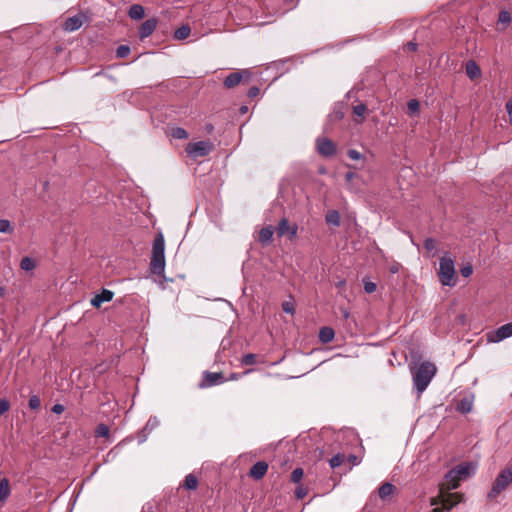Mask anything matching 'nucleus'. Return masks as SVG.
<instances>
[{
	"label": "nucleus",
	"mask_w": 512,
	"mask_h": 512,
	"mask_svg": "<svg viewBox=\"0 0 512 512\" xmlns=\"http://www.w3.org/2000/svg\"><path fill=\"white\" fill-rule=\"evenodd\" d=\"M431 512H444L442 508H434Z\"/></svg>",
	"instance_id": "53"
},
{
	"label": "nucleus",
	"mask_w": 512,
	"mask_h": 512,
	"mask_svg": "<svg viewBox=\"0 0 512 512\" xmlns=\"http://www.w3.org/2000/svg\"><path fill=\"white\" fill-rule=\"evenodd\" d=\"M512 483V464L500 471L488 493L489 499L496 498L504 489Z\"/></svg>",
	"instance_id": "5"
},
{
	"label": "nucleus",
	"mask_w": 512,
	"mask_h": 512,
	"mask_svg": "<svg viewBox=\"0 0 512 512\" xmlns=\"http://www.w3.org/2000/svg\"><path fill=\"white\" fill-rule=\"evenodd\" d=\"M241 364L246 366L256 364V355L252 353L245 354L241 359Z\"/></svg>",
	"instance_id": "29"
},
{
	"label": "nucleus",
	"mask_w": 512,
	"mask_h": 512,
	"mask_svg": "<svg viewBox=\"0 0 512 512\" xmlns=\"http://www.w3.org/2000/svg\"><path fill=\"white\" fill-rule=\"evenodd\" d=\"M499 22L501 23H510L511 22V15L509 12L507 11H501L499 13V18H498Z\"/></svg>",
	"instance_id": "41"
},
{
	"label": "nucleus",
	"mask_w": 512,
	"mask_h": 512,
	"mask_svg": "<svg viewBox=\"0 0 512 512\" xmlns=\"http://www.w3.org/2000/svg\"><path fill=\"white\" fill-rule=\"evenodd\" d=\"M130 54V47L127 45H120L116 50V56L118 58H125Z\"/></svg>",
	"instance_id": "30"
},
{
	"label": "nucleus",
	"mask_w": 512,
	"mask_h": 512,
	"mask_svg": "<svg viewBox=\"0 0 512 512\" xmlns=\"http://www.w3.org/2000/svg\"><path fill=\"white\" fill-rule=\"evenodd\" d=\"M244 75L248 76L249 72L247 70H243L242 72L230 73L224 80L225 87L233 88L237 86L241 82Z\"/></svg>",
	"instance_id": "14"
},
{
	"label": "nucleus",
	"mask_w": 512,
	"mask_h": 512,
	"mask_svg": "<svg viewBox=\"0 0 512 512\" xmlns=\"http://www.w3.org/2000/svg\"><path fill=\"white\" fill-rule=\"evenodd\" d=\"M282 308L286 313L294 312V307H293L292 303L285 302V303H283Z\"/></svg>",
	"instance_id": "46"
},
{
	"label": "nucleus",
	"mask_w": 512,
	"mask_h": 512,
	"mask_svg": "<svg viewBox=\"0 0 512 512\" xmlns=\"http://www.w3.org/2000/svg\"><path fill=\"white\" fill-rule=\"evenodd\" d=\"M241 113H246L248 108L246 106L241 107Z\"/></svg>",
	"instance_id": "54"
},
{
	"label": "nucleus",
	"mask_w": 512,
	"mask_h": 512,
	"mask_svg": "<svg viewBox=\"0 0 512 512\" xmlns=\"http://www.w3.org/2000/svg\"><path fill=\"white\" fill-rule=\"evenodd\" d=\"M214 149V144L210 141H198L188 143L186 146L187 154L193 159L205 157Z\"/></svg>",
	"instance_id": "6"
},
{
	"label": "nucleus",
	"mask_w": 512,
	"mask_h": 512,
	"mask_svg": "<svg viewBox=\"0 0 512 512\" xmlns=\"http://www.w3.org/2000/svg\"><path fill=\"white\" fill-rule=\"evenodd\" d=\"M191 29L188 25H183L175 30L174 38L177 40H184L190 35Z\"/></svg>",
	"instance_id": "24"
},
{
	"label": "nucleus",
	"mask_w": 512,
	"mask_h": 512,
	"mask_svg": "<svg viewBox=\"0 0 512 512\" xmlns=\"http://www.w3.org/2000/svg\"><path fill=\"white\" fill-rule=\"evenodd\" d=\"M85 18V15L81 13L69 17L65 20L63 24V29L68 32L76 31L83 25Z\"/></svg>",
	"instance_id": "10"
},
{
	"label": "nucleus",
	"mask_w": 512,
	"mask_h": 512,
	"mask_svg": "<svg viewBox=\"0 0 512 512\" xmlns=\"http://www.w3.org/2000/svg\"><path fill=\"white\" fill-rule=\"evenodd\" d=\"M11 405L10 402L7 399H1L0 400V417L9 411Z\"/></svg>",
	"instance_id": "38"
},
{
	"label": "nucleus",
	"mask_w": 512,
	"mask_h": 512,
	"mask_svg": "<svg viewBox=\"0 0 512 512\" xmlns=\"http://www.w3.org/2000/svg\"><path fill=\"white\" fill-rule=\"evenodd\" d=\"M158 24V20L156 18H150L144 21L138 30V35L141 40L149 37L154 30L156 29V26Z\"/></svg>",
	"instance_id": "11"
},
{
	"label": "nucleus",
	"mask_w": 512,
	"mask_h": 512,
	"mask_svg": "<svg viewBox=\"0 0 512 512\" xmlns=\"http://www.w3.org/2000/svg\"><path fill=\"white\" fill-rule=\"evenodd\" d=\"M512 336V322L507 323L499 327L492 334L488 335L490 342H500L508 337Z\"/></svg>",
	"instance_id": "9"
},
{
	"label": "nucleus",
	"mask_w": 512,
	"mask_h": 512,
	"mask_svg": "<svg viewBox=\"0 0 512 512\" xmlns=\"http://www.w3.org/2000/svg\"><path fill=\"white\" fill-rule=\"evenodd\" d=\"M35 266H36L35 260L32 259L31 257L22 258L21 263H20L21 269L25 270V271H31L35 268Z\"/></svg>",
	"instance_id": "26"
},
{
	"label": "nucleus",
	"mask_w": 512,
	"mask_h": 512,
	"mask_svg": "<svg viewBox=\"0 0 512 512\" xmlns=\"http://www.w3.org/2000/svg\"><path fill=\"white\" fill-rule=\"evenodd\" d=\"M267 470L268 464L265 461H258L251 467L249 476L255 480H260L265 476Z\"/></svg>",
	"instance_id": "12"
},
{
	"label": "nucleus",
	"mask_w": 512,
	"mask_h": 512,
	"mask_svg": "<svg viewBox=\"0 0 512 512\" xmlns=\"http://www.w3.org/2000/svg\"><path fill=\"white\" fill-rule=\"evenodd\" d=\"M276 232L279 237L287 235L289 239H293L297 236L298 226L295 223L290 224L287 218H282L278 223Z\"/></svg>",
	"instance_id": "7"
},
{
	"label": "nucleus",
	"mask_w": 512,
	"mask_h": 512,
	"mask_svg": "<svg viewBox=\"0 0 512 512\" xmlns=\"http://www.w3.org/2000/svg\"><path fill=\"white\" fill-rule=\"evenodd\" d=\"M407 107H408L409 112H411L412 114L419 112V102L415 99L410 100L407 103Z\"/></svg>",
	"instance_id": "36"
},
{
	"label": "nucleus",
	"mask_w": 512,
	"mask_h": 512,
	"mask_svg": "<svg viewBox=\"0 0 512 512\" xmlns=\"http://www.w3.org/2000/svg\"><path fill=\"white\" fill-rule=\"evenodd\" d=\"M335 337V332L331 327L324 326L319 331V340L323 344L330 343Z\"/></svg>",
	"instance_id": "19"
},
{
	"label": "nucleus",
	"mask_w": 512,
	"mask_h": 512,
	"mask_svg": "<svg viewBox=\"0 0 512 512\" xmlns=\"http://www.w3.org/2000/svg\"><path fill=\"white\" fill-rule=\"evenodd\" d=\"M110 434V429L107 425L105 424H100L97 426V429H96V435L99 436V437H108Z\"/></svg>",
	"instance_id": "32"
},
{
	"label": "nucleus",
	"mask_w": 512,
	"mask_h": 512,
	"mask_svg": "<svg viewBox=\"0 0 512 512\" xmlns=\"http://www.w3.org/2000/svg\"><path fill=\"white\" fill-rule=\"evenodd\" d=\"M376 289H377L376 283L371 282V281H365L364 282V290H365L366 293L371 294V293L375 292Z\"/></svg>",
	"instance_id": "39"
},
{
	"label": "nucleus",
	"mask_w": 512,
	"mask_h": 512,
	"mask_svg": "<svg viewBox=\"0 0 512 512\" xmlns=\"http://www.w3.org/2000/svg\"><path fill=\"white\" fill-rule=\"evenodd\" d=\"M356 459V456H351V461H354Z\"/></svg>",
	"instance_id": "57"
},
{
	"label": "nucleus",
	"mask_w": 512,
	"mask_h": 512,
	"mask_svg": "<svg viewBox=\"0 0 512 512\" xmlns=\"http://www.w3.org/2000/svg\"><path fill=\"white\" fill-rule=\"evenodd\" d=\"M506 109H507V112H508V115H509V118H510V122L512 124V99H510L506 103Z\"/></svg>",
	"instance_id": "48"
},
{
	"label": "nucleus",
	"mask_w": 512,
	"mask_h": 512,
	"mask_svg": "<svg viewBox=\"0 0 512 512\" xmlns=\"http://www.w3.org/2000/svg\"><path fill=\"white\" fill-rule=\"evenodd\" d=\"M343 460H344V456L341 454H337V455L333 456L330 459L331 468L339 467L343 463Z\"/></svg>",
	"instance_id": "34"
},
{
	"label": "nucleus",
	"mask_w": 512,
	"mask_h": 512,
	"mask_svg": "<svg viewBox=\"0 0 512 512\" xmlns=\"http://www.w3.org/2000/svg\"><path fill=\"white\" fill-rule=\"evenodd\" d=\"M436 373V366L431 362H422L412 372L414 386L420 395L423 393Z\"/></svg>",
	"instance_id": "1"
},
{
	"label": "nucleus",
	"mask_w": 512,
	"mask_h": 512,
	"mask_svg": "<svg viewBox=\"0 0 512 512\" xmlns=\"http://www.w3.org/2000/svg\"><path fill=\"white\" fill-rule=\"evenodd\" d=\"M11 493L9 481L7 478L0 480V502H5Z\"/></svg>",
	"instance_id": "22"
},
{
	"label": "nucleus",
	"mask_w": 512,
	"mask_h": 512,
	"mask_svg": "<svg viewBox=\"0 0 512 512\" xmlns=\"http://www.w3.org/2000/svg\"><path fill=\"white\" fill-rule=\"evenodd\" d=\"M5 294V289L0 286V297H3Z\"/></svg>",
	"instance_id": "52"
},
{
	"label": "nucleus",
	"mask_w": 512,
	"mask_h": 512,
	"mask_svg": "<svg viewBox=\"0 0 512 512\" xmlns=\"http://www.w3.org/2000/svg\"><path fill=\"white\" fill-rule=\"evenodd\" d=\"M113 296L114 293L112 291L103 289L99 294H96L91 299V305L96 308H99L102 305V303L111 301Z\"/></svg>",
	"instance_id": "13"
},
{
	"label": "nucleus",
	"mask_w": 512,
	"mask_h": 512,
	"mask_svg": "<svg viewBox=\"0 0 512 512\" xmlns=\"http://www.w3.org/2000/svg\"><path fill=\"white\" fill-rule=\"evenodd\" d=\"M13 228L11 227L10 221L6 219H0V233H12Z\"/></svg>",
	"instance_id": "31"
},
{
	"label": "nucleus",
	"mask_w": 512,
	"mask_h": 512,
	"mask_svg": "<svg viewBox=\"0 0 512 512\" xmlns=\"http://www.w3.org/2000/svg\"><path fill=\"white\" fill-rule=\"evenodd\" d=\"M231 379H234V380H235V379H238V377H237V375H236V374H232V375H231Z\"/></svg>",
	"instance_id": "55"
},
{
	"label": "nucleus",
	"mask_w": 512,
	"mask_h": 512,
	"mask_svg": "<svg viewBox=\"0 0 512 512\" xmlns=\"http://www.w3.org/2000/svg\"><path fill=\"white\" fill-rule=\"evenodd\" d=\"M317 152L325 157L333 156L336 153L335 144L327 138H318L316 140Z\"/></svg>",
	"instance_id": "8"
},
{
	"label": "nucleus",
	"mask_w": 512,
	"mask_h": 512,
	"mask_svg": "<svg viewBox=\"0 0 512 512\" xmlns=\"http://www.w3.org/2000/svg\"><path fill=\"white\" fill-rule=\"evenodd\" d=\"M259 92H260L259 88L256 86H253L248 90V97L254 98V97L258 96Z\"/></svg>",
	"instance_id": "45"
},
{
	"label": "nucleus",
	"mask_w": 512,
	"mask_h": 512,
	"mask_svg": "<svg viewBox=\"0 0 512 512\" xmlns=\"http://www.w3.org/2000/svg\"><path fill=\"white\" fill-rule=\"evenodd\" d=\"M455 264L454 260L448 255H444L439 262L438 276L441 283L445 286H455Z\"/></svg>",
	"instance_id": "4"
},
{
	"label": "nucleus",
	"mask_w": 512,
	"mask_h": 512,
	"mask_svg": "<svg viewBox=\"0 0 512 512\" xmlns=\"http://www.w3.org/2000/svg\"><path fill=\"white\" fill-rule=\"evenodd\" d=\"M145 11L142 5L133 4L130 6L128 15L131 19L140 20L144 17Z\"/></svg>",
	"instance_id": "20"
},
{
	"label": "nucleus",
	"mask_w": 512,
	"mask_h": 512,
	"mask_svg": "<svg viewBox=\"0 0 512 512\" xmlns=\"http://www.w3.org/2000/svg\"><path fill=\"white\" fill-rule=\"evenodd\" d=\"M473 470L474 467L470 463L460 464L455 468L451 469L445 475V482L442 484L441 493H443L444 489L448 491L456 489L459 485V482L465 479L466 477L470 476Z\"/></svg>",
	"instance_id": "3"
},
{
	"label": "nucleus",
	"mask_w": 512,
	"mask_h": 512,
	"mask_svg": "<svg viewBox=\"0 0 512 512\" xmlns=\"http://www.w3.org/2000/svg\"><path fill=\"white\" fill-rule=\"evenodd\" d=\"M460 272L463 277L467 278L473 273V268L471 265H466L460 269Z\"/></svg>",
	"instance_id": "43"
},
{
	"label": "nucleus",
	"mask_w": 512,
	"mask_h": 512,
	"mask_svg": "<svg viewBox=\"0 0 512 512\" xmlns=\"http://www.w3.org/2000/svg\"><path fill=\"white\" fill-rule=\"evenodd\" d=\"M424 247L425 249H427L428 251H432L435 249L436 247V243L435 241L432 239V238H427L425 241H424Z\"/></svg>",
	"instance_id": "44"
},
{
	"label": "nucleus",
	"mask_w": 512,
	"mask_h": 512,
	"mask_svg": "<svg viewBox=\"0 0 512 512\" xmlns=\"http://www.w3.org/2000/svg\"><path fill=\"white\" fill-rule=\"evenodd\" d=\"M395 486L389 482L382 484L378 489V495L382 500H385L393 494Z\"/></svg>",
	"instance_id": "21"
},
{
	"label": "nucleus",
	"mask_w": 512,
	"mask_h": 512,
	"mask_svg": "<svg viewBox=\"0 0 512 512\" xmlns=\"http://www.w3.org/2000/svg\"><path fill=\"white\" fill-rule=\"evenodd\" d=\"M390 272L391 273H397L398 272V266L397 265H393L390 267Z\"/></svg>",
	"instance_id": "51"
},
{
	"label": "nucleus",
	"mask_w": 512,
	"mask_h": 512,
	"mask_svg": "<svg viewBox=\"0 0 512 512\" xmlns=\"http://www.w3.org/2000/svg\"><path fill=\"white\" fill-rule=\"evenodd\" d=\"M184 486L189 490H195L198 486V479L193 474H188L185 477Z\"/></svg>",
	"instance_id": "27"
},
{
	"label": "nucleus",
	"mask_w": 512,
	"mask_h": 512,
	"mask_svg": "<svg viewBox=\"0 0 512 512\" xmlns=\"http://www.w3.org/2000/svg\"><path fill=\"white\" fill-rule=\"evenodd\" d=\"M149 425H150V421L147 423V425H145V429H147Z\"/></svg>",
	"instance_id": "58"
},
{
	"label": "nucleus",
	"mask_w": 512,
	"mask_h": 512,
	"mask_svg": "<svg viewBox=\"0 0 512 512\" xmlns=\"http://www.w3.org/2000/svg\"><path fill=\"white\" fill-rule=\"evenodd\" d=\"M356 459V456H351V461H354Z\"/></svg>",
	"instance_id": "56"
},
{
	"label": "nucleus",
	"mask_w": 512,
	"mask_h": 512,
	"mask_svg": "<svg viewBox=\"0 0 512 512\" xmlns=\"http://www.w3.org/2000/svg\"><path fill=\"white\" fill-rule=\"evenodd\" d=\"M325 219L328 224H331L333 226H339L341 222L340 214L336 210L329 211Z\"/></svg>",
	"instance_id": "23"
},
{
	"label": "nucleus",
	"mask_w": 512,
	"mask_h": 512,
	"mask_svg": "<svg viewBox=\"0 0 512 512\" xmlns=\"http://www.w3.org/2000/svg\"><path fill=\"white\" fill-rule=\"evenodd\" d=\"M165 269V240L162 233H158L153 241L150 270L153 274L161 275Z\"/></svg>",
	"instance_id": "2"
},
{
	"label": "nucleus",
	"mask_w": 512,
	"mask_h": 512,
	"mask_svg": "<svg viewBox=\"0 0 512 512\" xmlns=\"http://www.w3.org/2000/svg\"><path fill=\"white\" fill-rule=\"evenodd\" d=\"M64 406L61 404H55L52 407V412L55 414H61L64 411Z\"/></svg>",
	"instance_id": "47"
},
{
	"label": "nucleus",
	"mask_w": 512,
	"mask_h": 512,
	"mask_svg": "<svg viewBox=\"0 0 512 512\" xmlns=\"http://www.w3.org/2000/svg\"><path fill=\"white\" fill-rule=\"evenodd\" d=\"M353 177H354V173H352V172H348V173H346V175H345V178H346V180H347V181L352 180V179H353Z\"/></svg>",
	"instance_id": "50"
},
{
	"label": "nucleus",
	"mask_w": 512,
	"mask_h": 512,
	"mask_svg": "<svg viewBox=\"0 0 512 512\" xmlns=\"http://www.w3.org/2000/svg\"><path fill=\"white\" fill-rule=\"evenodd\" d=\"M472 409V401L464 398L460 400L457 404V410L461 413H468Z\"/></svg>",
	"instance_id": "25"
},
{
	"label": "nucleus",
	"mask_w": 512,
	"mask_h": 512,
	"mask_svg": "<svg viewBox=\"0 0 512 512\" xmlns=\"http://www.w3.org/2000/svg\"><path fill=\"white\" fill-rule=\"evenodd\" d=\"M465 71H466L467 76H468L471 80H474V79L478 78V77L481 75V69H480V67H479V66H478V64H477L475 61H473V60H469V61L466 63Z\"/></svg>",
	"instance_id": "17"
},
{
	"label": "nucleus",
	"mask_w": 512,
	"mask_h": 512,
	"mask_svg": "<svg viewBox=\"0 0 512 512\" xmlns=\"http://www.w3.org/2000/svg\"><path fill=\"white\" fill-rule=\"evenodd\" d=\"M222 379V374L217 372H204L203 382L200 384V387H210L216 385L219 380Z\"/></svg>",
	"instance_id": "15"
},
{
	"label": "nucleus",
	"mask_w": 512,
	"mask_h": 512,
	"mask_svg": "<svg viewBox=\"0 0 512 512\" xmlns=\"http://www.w3.org/2000/svg\"><path fill=\"white\" fill-rule=\"evenodd\" d=\"M274 229L272 226H266L259 232V241L263 245H268L272 242Z\"/></svg>",
	"instance_id": "18"
},
{
	"label": "nucleus",
	"mask_w": 512,
	"mask_h": 512,
	"mask_svg": "<svg viewBox=\"0 0 512 512\" xmlns=\"http://www.w3.org/2000/svg\"><path fill=\"white\" fill-rule=\"evenodd\" d=\"M366 111H367V106L363 103H360L353 107L354 114H356L357 116H360V117H363L364 114L366 113Z\"/></svg>",
	"instance_id": "35"
},
{
	"label": "nucleus",
	"mask_w": 512,
	"mask_h": 512,
	"mask_svg": "<svg viewBox=\"0 0 512 512\" xmlns=\"http://www.w3.org/2000/svg\"><path fill=\"white\" fill-rule=\"evenodd\" d=\"M408 47H409V49H410V50L415 51V50H416V48H417V44H416V43H413V42H409V43H408Z\"/></svg>",
	"instance_id": "49"
},
{
	"label": "nucleus",
	"mask_w": 512,
	"mask_h": 512,
	"mask_svg": "<svg viewBox=\"0 0 512 512\" xmlns=\"http://www.w3.org/2000/svg\"><path fill=\"white\" fill-rule=\"evenodd\" d=\"M461 501V495L448 493L447 495H442V505L446 510H450L454 505Z\"/></svg>",
	"instance_id": "16"
},
{
	"label": "nucleus",
	"mask_w": 512,
	"mask_h": 512,
	"mask_svg": "<svg viewBox=\"0 0 512 512\" xmlns=\"http://www.w3.org/2000/svg\"><path fill=\"white\" fill-rule=\"evenodd\" d=\"M307 492H308L307 488H305L303 486H299L295 490V495L298 499H302L307 495Z\"/></svg>",
	"instance_id": "42"
},
{
	"label": "nucleus",
	"mask_w": 512,
	"mask_h": 512,
	"mask_svg": "<svg viewBox=\"0 0 512 512\" xmlns=\"http://www.w3.org/2000/svg\"><path fill=\"white\" fill-rule=\"evenodd\" d=\"M347 155L352 160H361L364 157L359 151H357L355 149L348 150Z\"/></svg>",
	"instance_id": "40"
},
{
	"label": "nucleus",
	"mask_w": 512,
	"mask_h": 512,
	"mask_svg": "<svg viewBox=\"0 0 512 512\" xmlns=\"http://www.w3.org/2000/svg\"><path fill=\"white\" fill-rule=\"evenodd\" d=\"M28 405L32 410L38 409L40 407V398L36 395L31 396Z\"/></svg>",
	"instance_id": "37"
},
{
	"label": "nucleus",
	"mask_w": 512,
	"mask_h": 512,
	"mask_svg": "<svg viewBox=\"0 0 512 512\" xmlns=\"http://www.w3.org/2000/svg\"><path fill=\"white\" fill-rule=\"evenodd\" d=\"M304 475L302 468H296L291 473V481L294 483H299Z\"/></svg>",
	"instance_id": "33"
},
{
	"label": "nucleus",
	"mask_w": 512,
	"mask_h": 512,
	"mask_svg": "<svg viewBox=\"0 0 512 512\" xmlns=\"http://www.w3.org/2000/svg\"><path fill=\"white\" fill-rule=\"evenodd\" d=\"M170 135L175 139H186L188 138V133L185 129L181 127H174L170 131Z\"/></svg>",
	"instance_id": "28"
}]
</instances>
